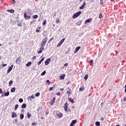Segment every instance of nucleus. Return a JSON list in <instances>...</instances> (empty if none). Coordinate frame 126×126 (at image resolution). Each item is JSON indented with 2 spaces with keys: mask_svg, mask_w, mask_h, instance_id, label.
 Wrapping results in <instances>:
<instances>
[{
  "mask_svg": "<svg viewBox=\"0 0 126 126\" xmlns=\"http://www.w3.org/2000/svg\"><path fill=\"white\" fill-rule=\"evenodd\" d=\"M81 13H82V12L80 11L76 12L73 15L72 18H73L74 19L75 18H77V17H78V16H79V15H80V14H81Z\"/></svg>",
  "mask_w": 126,
  "mask_h": 126,
  "instance_id": "obj_2",
  "label": "nucleus"
},
{
  "mask_svg": "<svg viewBox=\"0 0 126 126\" xmlns=\"http://www.w3.org/2000/svg\"><path fill=\"white\" fill-rule=\"evenodd\" d=\"M32 64V62H29L28 63L26 64V66H30Z\"/></svg>",
  "mask_w": 126,
  "mask_h": 126,
  "instance_id": "obj_20",
  "label": "nucleus"
},
{
  "mask_svg": "<svg viewBox=\"0 0 126 126\" xmlns=\"http://www.w3.org/2000/svg\"><path fill=\"white\" fill-rule=\"evenodd\" d=\"M57 95L58 96H61V93H57Z\"/></svg>",
  "mask_w": 126,
  "mask_h": 126,
  "instance_id": "obj_46",
  "label": "nucleus"
},
{
  "mask_svg": "<svg viewBox=\"0 0 126 126\" xmlns=\"http://www.w3.org/2000/svg\"><path fill=\"white\" fill-rule=\"evenodd\" d=\"M77 122V120H73L72 122L71 123L70 126H74L75 124H76V122Z\"/></svg>",
  "mask_w": 126,
  "mask_h": 126,
  "instance_id": "obj_9",
  "label": "nucleus"
},
{
  "mask_svg": "<svg viewBox=\"0 0 126 126\" xmlns=\"http://www.w3.org/2000/svg\"><path fill=\"white\" fill-rule=\"evenodd\" d=\"M64 40H65V39L63 38V39H62L60 42V43L62 45V44H63V42H64Z\"/></svg>",
  "mask_w": 126,
  "mask_h": 126,
  "instance_id": "obj_27",
  "label": "nucleus"
},
{
  "mask_svg": "<svg viewBox=\"0 0 126 126\" xmlns=\"http://www.w3.org/2000/svg\"><path fill=\"white\" fill-rule=\"evenodd\" d=\"M61 45H62V44L59 43L57 45V47H61Z\"/></svg>",
  "mask_w": 126,
  "mask_h": 126,
  "instance_id": "obj_47",
  "label": "nucleus"
},
{
  "mask_svg": "<svg viewBox=\"0 0 126 126\" xmlns=\"http://www.w3.org/2000/svg\"><path fill=\"white\" fill-rule=\"evenodd\" d=\"M102 3H103V0H102V1L100 0V4H102Z\"/></svg>",
  "mask_w": 126,
  "mask_h": 126,
  "instance_id": "obj_56",
  "label": "nucleus"
},
{
  "mask_svg": "<svg viewBox=\"0 0 126 126\" xmlns=\"http://www.w3.org/2000/svg\"><path fill=\"white\" fill-rule=\"evenodd\" d=\"M85 7V6H84V5H82L80 7V9H84Z\"/></svg>",
  "mask_w": 126,
  "mask_h": 126,
  "instance_id": "obj_32",
  "label": "nucleus"
},
{
  "mask_svg": "<svg viewBox=\"0 0 126 126\" xmlns=\"http://www.w3.org/2000/svg\"><path fill=\"white\" fill-rule=\"evenodd\" d=\"M99 18H103V15H102V13H100L99 15Z\"/></svg>",
  "mask_w": 126,
  "mask_h": 126,
  "instance_id": "obj_39",
  "label": "nucleus"
},
{
  "mask_svg": "<svg viewBox=\"0 0 126 126\" xmlns=\"http://www.w3.org/2000/svg\"><path fill=\"white\" fill-rule=\"evenodd\" d=\"M20 118L21 120H23V119L24 118V115L23 114H21L20 115Z\"/></svg>",
  "mask_w": 126,
  "mask_h": 126,
  "instance_id": "obj_19",
  "label": "nucleus"
},
{
  "mask_svg": "<svg viewBox=\"0 0 126 126\" xmlns=\"http://www.w3.org/2000/svg\"><path fill=\"white\" fill-rule=\"evenodd\" d=\"M2 93V90L1 89H0V94H1Z\"/></svg>",
  "mask_w": 126,
  "mask_h": 126,
  "instance_id": "obj_50",
  "label": "nucleus"
},
{
  "mask_svg": "<svg viewBox=\"0 0 126 126\" xmlns=\"http://www.w3.org/2000/svg\"><path fill=\"white\" fill-rule=\"evenodd\" d=\"M43 51H44V47L40 46V48L37 50V53L38 54H41Z\"/></svg>",
  "mask_w": 126,
  "mask_h": 126,
  "instance_id": "obj_4",
  "label": "nucleus"
},
{
  "mask_svg": "<svg viewBox=\"0 0 126 126\" xmlns=\"http://www.w3.org/2000/svg\"><path fill=\"white\" fill-rule=\"evenodd\" d=\"M33 18H34V19H36V18H38V15H33Z\"/></svg>",
  "mask_w": 126,
  "mask_h": 126,
  "instance_id": "obj_33",
  "label": "nucleus"
},
{
  "mask_svg": "<svg viewBox=\"0 0 126 126\" xmlns=\"http://www.w3.org/2000/svg\"><path fill=\"white\" fill-rule=\"evenodd\" d=\"M80 46H78V47H76L74 51V53L75 54V53H77V52L79 50H80Z\"/></svg>",
  "mask_w": 126,
  "mask_h": 126,
  "instance_id": "obj_16",
  "label": "nucleus"
},
{
  "mask_svg": "<svg viewBox=\"0 0 126 126\" xmlns=\"http://www.w3.org/2000/svg\"><path fill=\"white\" fill-rule=\"evenodd\" d=\"M85 80H87L88 79V74H86V75L84 77Z\"/></svg>",
  "mask_w": 126,
  "mask_h": 126,
  "instance_id": "obj_24",
  "label": "nucleus"
},
{
  "mask_svg": "<svg viewBox=\"0 0 126 126\" xmlns=\"http://www.w3.org/2000/svg\"><path fill=\"white\" fill-rule=\"evenodd\" d=\"M4 96H5V95H4V94H1V97H4Z\"/></svg>",
  "mask_w": 126,
  "mask_h": 126,
  "instance_id": "obj_51",
  "label": "nucleus"
},
{
  "mask_svg": "<svg viewBox=\"0 0 126 126\" xmlns=\"http://www.w3.org/2000/svg\"><path fill=\"white\" fill-rule=\"evenodd\" d=\"M32 99H34V98H35V95H34V94H32L31 96Z\"/></svg>",
  "mask_w": 126,
  "mask_h": 126,
  "instance_id": "obj_42",
  "label": "nucleus"
},
{
  "mask_svg": "<svg viewBox=\"0 0 126 126\" xmlns=\"http://www.w3.org/2000/svg\"><path fill=\"white\" fill-rule=\"evenodd\" d=\"M83 5H84V6H85V5H86V3H85V2H84Z\"/></svg>",
  "mask_w": 126,
  "mask_h": 126,
  "instance_id": "obj_54",
  "label": "nucleus"
},
{
  "mask_svg": "<svg viewBox=\"0 0 126 126\" xmlns=\"http://www.w3.org/2000/svg\"><path fill=\"white\" fill-rule=\"evenodd\" d=\"M76 25H78V26H80L81 25V22H79L76 23Z\"/></svg>",
  "mask_w": 126,
  "mask_h": 126,
  "instance_id": "obj_29",
  "label": "nucleus"
},
{
  "mask_svg": "<svg viewBox=\"0 0 126 126\" xmlns=\"http://www.w3.org/2000/svg\"><path fill=\"white\" fill-rule=\"evenodd\" d=\"M11 117L12 118H16V117H17V114L15 112H12Z\"/></svg>",
  "mask_w": 126,
  "mask_h": 126,
  "instance_id": "obj_13",
  "label": "nucleus"
},
{
  "mask_svg": "<svg viewBox=\"0 0 126 126\" xmlns=\"http://www.w3.org/2000/svg\"><path fill=\"white\" fill-rule=\"evenodd\" d=\"M83 90H84V88H80L79 91L81 92L83 91Z\"/></svg>",
  "mask_w": 126,
  "mask_h": 126,
  "instance_id": "obj_38",
  "label": "nucleus"
},
{
  "mask_svg": "<svg viewBox=\"0 0 126 126\" xmlns=\"http://www.w3.org/2000/svg\"><path fill=\"white\" fill-rule=\"evenodd\" d=\"M111 1H114V0H110Z\"/></svg>",
  "mask_w": 126,
  "mask_h": 126,
  "instance_id": "obj_61",
  "label": "nucleus"
},
{
  "mask_svg": "<svg viewBox=\"0 0 126 126\" xmlns=\"http://www.w3.org/2000/svg\"><path fill=\"white\" fill-rule=\"evenodd\" d=\"M47 41H48V37H45L43 38L40 43V46L41 47H44L45 45H46V43H47Z\"/></svg>",
  "mask_w": 126,
  "mask_h": 126,
  "instance_id": "obj_1",
  "label": "nucleus"
},
{
  "mask_svg": "<svg viewBox=\"0 0 126 126\" xmlns=\"http://www.w3.org/2000/svg\"><path fill=\"white\" fill-rule=\"evenodd\" d=\"M31 116H32V114H31V113L28 112L27 114L28 118L30 119V117H31Z\"/></svg>",
  "mask_w": 126,
  "mask_h": 126,
  "instance_id": "obj_21",
  "label": "nucleus"
},
{
  "mask_svg": "<svg viewBox=\"0 0 126 126\" xmlns=\"http://www.w3.org/2000/svg\"><path fill=\"white\" fill-rule=\"evenodd\" d=\"M36 32H40V31L39 30H36Z\"/></svg>",
  "mask_w": 126,
  "mask_h": 126,
  "instance_id": "obj_52",
  "label": "nucleus"
},
{
  "mask_svg": "<svg viewBox=\"0 0 126 126\" xmlns=\"http://www.w3.org/2000/svg\"><path fill=\"white\" fill-rule=\"evenodd\" d=\"M7 64H3V66H6Z\"/></svg>",
  "mask_w": 126,
  "mask_h": 126,
  "instance_id": "obj_55",
  "label": "nucleus"
},
{
  "mask_svg": "<svg viewBox=\"0 0 126 126\" xmlns=\"http://www.w3.org/2000/svg\"><path fill=\"white\" fill-rule=\"evenodd\" d=\"M55 101H56V97H53V99L51 101L50 105H51V106H53Z\"/></svg>",
  "mask_w": 126,
  "mask_h": 126,
  "instance_id": "obj_8",
  "label": "nucleus"
},
{
  "mask_svg": "<svg viewBox=\"0 0 126 126\" xmlns=\"http://www.w3.org/2000/svg\"><path fill=\"white\" fill-rule=\"evenodd\" d=\"M0 46H1V44H0Z\"/></svg>",
  "mask_w": 126,
  "mask_h": 126,
  "instance_id": "obj_64",
  "label": "nucleus"
},
{
  "mask_svg": "<svg viewBox=\"0 0 126 126\" xmlns=\"http://www.w3.org/2000/svg\"><path fill=\"white\" fill-rule=\"evenodd\" d=\"M101 121H104V117H101Z\"/></svg>",
  "mask_w": 126,
  "mask_h": 126,
  "instance_id": "obj_53",
  "label": "nucleus"
},
{
  "mask_svg": "<svg viewBox=\"0 0 126 126\" xmlns=\"http://www.w3.org/2000/svg\"><path fill=\"white\" fill-rule=\"evenodd\" d=\"M95 125H96L97 126H100V122H96L95 123Z\"/></svg>",
  "mask_w": 126,
  "mask_h": 126,
  "instance_id": "obj_35",
  "label": "nucleus"
},
{
  "mask_svg": "<svg viewBox=\"0 0 126 126\" xmlns=\"http://www.w3.org/2000/svg\"><path fill=\"white\" fill-rule=\"evenodd\" d=\"M8 12H10V13H13L14 12V10L13 9H10V10H7Z\"/></svg>",
  "mask_w": 126,
  "mask_h": 126,
  "instance_id": "obj_22",
  "label": "nucleus"
},
{
  "mask_svg": "<svg viewBox=\"0 0 126 126\" xmlns=\"http://www.w3.org/2000/svg\"><path fill=\"white\" fill-rule=\"evenodd\" d=\"M68 90H67L66 93L68 96L71 95L72 94V92L71 91V89L69 87L67 88Z\"/></svg>",
  "mask_w": 126,
  "mask_h": 126,
  "instance_id": "obj_3",
  "label": "nucleus"
},
{
  "mask_svg": "<svg viewBox=\"0 0 126 126\" xmlns=\"http://www.w3.org/2000/svg\"><path fill=\"white\" fill-rule=\"evenodd\" d=\"M50 62H51V59L50 58L47 59L45 62V65H48V64H49V63H50Z\"/></svg>",
  "mask_w": 126,
  "mask_h": 126,
  "instance_id": "obj_5",
  "label": "nucleus"
},
{
  "mask_svg": "<svg viewBox=\"0 0 126 126\" xmlns=\"http://www.w3.org/2000/svg\"><path fill=\"white\" fill-rule=\"evenodd\" d=\"M36 125H37V123H36L35 122L32 123V126H36Z\"/></svg>",
  "mask_w": 126,
  "mask_h": 126,
  "instance_id": "obj_44",
  "label": "nucleus"
},
{
  "mask_svg": "<svg viewBox=\"0 0 126 126\" xmlns=\"http://www.w3.org/2000/svg\"><path fill=\"white\" fill-rule=\"evenodd\" d=\"M64 77H65V74H63L60 76L61 80H63V79H64Z\"/></svg>",
  "mask_w": 126,
  "mask_h": 126,
  "instance_id": "obj_14",
  "label": "nucleus"
},
{
  "mask_svg": "<svg viewBox=\"0 0 126 126\" xmlns=\"http://www.w3.org/2000/svg\"><path fill=\"white\" fill-rule=\"evenodd\" d=\"M26 107V104L25 103H24L22 104V105L21 106V108H24Z\"/></svg>",
  "mask_w": 126,
  "mask_h": 126,
  "instance_id": "obj_28",
  "label": "nucleus"
},
{
  "mask_svg": "<svg viewBox=\"0 0 126 126\" xmlns=\"http://www.w3.org/2000/svg\"><path fill=\"white\" fill-rule=\"evenodd\" d=\"M24 17L26 20L30 19V18H31V17L30 16H27V14L26 13L24 14Z\"/></svg>",
  "mask_w": 126,
  "mask_h": 126,
  "instance_id": "obj_6",
  "label": "nucleus"
},
{
  "mask_svg": "<svg viewBox=\"0 0 126 126\" xmlns=\"http://www.w3.org/2000/svg\"><path fill=\"white\" fill-rule=\"evenodd\" d=\"M68 100L71 102V103H74V101L73 100V99L71 98V97H70L68 99Z\"/></svg>",
  "mask_w": 126,
  "mask_h": 126,
  "instance_id": "obj_23",
  "label": "nucleus"
},
{
  "mask_svg": "<svg viewBox=\"0 0 126 126\" xmlns=\"http://www.w3.org/2000/svg\"><path fill=\"white\" fill-rule=\"evenodd\" d=\"M94 63V61L93 60H91L90 62V63Z\"/></svg>",
  "mask_w": 126,
  "mask_h": 126,
  "instance_id": "obj_43",
  "label": "nucleus"
},
{
  "mask_svg": "<svg viewBox=\"0 0 126 126\" xmlns=\"http://www.w3.org/2000/svg\"><path fill=\"white\" fill-rule=\"evenodd\" d=\"M63 113L61 112H60L59 113L57 114V116L58 117V118H59L60 119H61V118H62L63 117Z\"/></svg>",
  "mask_w": 126,
  "mask_h": 126,
  "instance_id": "obj_12",
  "label": "nucleus"
},
{
  "mask_svg": "<svg viewBox=\"0 0 126 126\" xmlns=\"http://www.w3.org/2000/svg\"><path fill=\"white\" fill-rule=\"evenodd\" d=\"M18 108V104H16L15 105V110H17Z\"/></svg>",
  "mask_w": 126,
  "mask_h": 126,
  "instance_id": "obj_40",
  "label": "nucleus"
},
{
  "mask_svg": "<svg viewBox=\"0 0 126 126\" xmlns=\"http://www.w3.org/2000/svg\"><path fill=\"white\" fill-rule=\"evenodd\" d=\"M13 67V65H11L8 69L7 71V73H9L11 70H12V68Z\"/></svg>",
  "mask_w": 126,
  "mask_h": 126,
  "instance_id": "obj_7",
  "label": "nucleus"
},
{
  "mask_svg": "<svg viewBox=\"0 0 126 126\" xmlns=\"http://www.w3.org/2000/svg\"><path fill=\"white\" fill-rule=\"evenodd\" d=\"M92 21V18H90V19H87L85 21V23H88L89 22H91Z\"/></svg>",
  "mask_w": 126,
  "mask_h": 126,
  "instance_id": "obj_17",
  "label": "nucleus"
},
{
  "mask_svg": "<svg viewBox=\"0 0 126 126\" xmlns=\"http://www.w3.org/2000/svg\"><path fill=\"white\" fill-rule=\"evenodd\" d=\"M64 109L65 112H67V103L65 102L64 105Z\"/></svg>",
  "mask_w": 126,
  "mask_h": 126,
  "instance_id": "obj_10",
  "label": "nucleus"
},
{
  "mask_svg": "<svg viewBox=\"0 0 126 126\" xmlns=\"http://www.w3.org/2000/svg\"><path fill=\"white\" fill-rule=\"evenodd\" d=\"M67 65H68V63H65L64 64V66H67Z\"/></svg>",
  "mask_w": 126,
  "mask_h": 126,
  "instance_id": "obj_45",
  "label": "nucleus"
},
{
  "mask_svg": "<svg viewBox=\"0 0 126 126\" xmlns=\"http://www.w3.org/2000/svg\"><path fill=\"white\" fill-rule=\"evenodd\" d=\"M54 40V37L51 38L48 42V43H50L52 40Z\"/></svg>",
  "mask_w": 126,
  "mask_h": 126,
  "instance_id": "obj_41",
  "label": "nucleus"
},
{
  "mask_svg": "<svg viewBox=\"0 0 126 126\" xmlns=\"http://www.w3.org/2000/svg\"><path fill=\"white\" fill-rule=\"evenodd\" d=\"M42 24L43 25H45V24H47V20H44Z\"/></svg>",
  "mask_w": 126,
  "mask_h": 126,
  "instance_id": "obj_31",
  "label": "nucleus"
},
{
  "mask_svg": "<svg viewBox=\"0 0 126 126\" xmlns=\"http://www.w3.org/2000/svg\"><path fill=\"white\" fill-rule=\"evenodd\" d=\"M4 95L6 97H7V96H9V92H7V93H5Z\"/></svg>",
  "mask_w": 126,
  "mask_h": 126,
  "instance_id": "obj_26",
  "label": "nucleus"
},
{
  "mask_svg": "<svg viewBox=\"0 0 126 126\" xmlns=\"http://www.w3.org/2000/svg\"><path fill=\"white\" fill-rule=\"evenodd\" d=\"M116 126H120V125H117Z\"/></svg>",
  "mask_w": 126,
  "mask_h": 126,
  "instance_id": "obj_62",
  "label": "nucleus"
},
{
  "mask_svg": "<svg viewBox=\"0 0 126 126\" xmlns=\"http://www.w3.org/2000/svg\"><path fill=\"white\" fill-rule=\"evenodd\" d=\"M44 74H46V70H44L42 73H41V75L43 76Z\"/></svg>",
  "mask_w": 126,
  "mask_h": 126,
  "instance_id": "obj_30",
  "label": "nucleus"
},
{
  "mask_svg": "<svg viewBox=\"0 0 126 126\" xmlns=\"http://www.w3.org/2000/svg\"><path fill=\"white\" fill-rule=\"evenodd\" d=\"M124 101H126V97L124 98Z\"/></svg>",
  "mask_w": 126,
  "mask_h": 126,
  "instance_id": "obj_57",
  "label": "nucleus"
},
{
  "mask_svg": "<svg viewBox=\"0 0 126 126\" xmlns=\"http://www.w3.org/2000/svg\"><path fill=\"white\" fill-rule=\"evenodd\" d=\"M13 83V81L11 80L9 82V86H11L12 85V84Z\"/></svg>",
  "mask_w": 126,
  "mask_h": 126,
  "instance_id": "obj_25",
  "label": "nucleus"
},
{
  "mask_svg": "<svg viewBox=\"0 0 126 126\" xmlns=\"http://www.w3.org/2000/svg\"><path fill=\"white\" fill-rule=\"evenodd\" d=\"M56 22H57V23H60V20H57L56 21Z\"/></svg>",
  "mask_w": 126,
  "mask_h": 126,
  "instance_id": "obj_49",
  "label": "nucleus"
},
{
  "mask_svg": "<svg viewBox=\"0 0 126 126\" xmlns=\"http://www.w3.org/2000/svg\"><path fill=\"white\" fill-rule=\"evenodd\" d=\"M15 90H16L15 87L12 88L11 90V92H12V93H14V92H15Z\"/></svg>",
  "mask_w": 126,
  "mask_h": 126,
  "instance_id": "obj_18",
  "label": "nucleus"
},
{
  "mask_svg": "<svg viewBox=\"0 0 126 126\" xmlns=\"http://www.w3.org/2000/svg\"><path fill=\"white\" fill-rule=\"evenodd\" d=\"M46 82H47V83H48V85H50L51 84V82H50V80H47L46 81Z\"/></svg>",
  "mask_w": 126,
  "mask_h": 126,
  "instance_id": "obj_37",
  "label": "nucleus"
},
{
  "mask_svg": "<svg viewBox=\"0 0 126 126\" xmlns=\"http://www.w3.org/2000/svg\"><path fill=\"white\" fill-rule=\"evenodd\" d=\"M19 102H20V103H22V102H23V99L20 98L19 100Z\"/></svg>",
  "mask_w": 126,
  "mask_h": 126,
  "instance_id": "obj_36",
  "label": "nucleus"
},
{
  "mask_svg": "<svg viewBox=\"0 0 126 126\" xmlns=\"http://www.w3.org/2000/svg\"><path fill=\"white\" fill-rule=\"evenodd\" d=\"M53 88H54L53 87H51L49 89V91H52V90H53Z\"/></svg>",
  "mask_w": 126,
  "mask_h": 126,
  "instance_id": "obj_48",
  "label": "nucleus"
},
{
  "mask_svg": "<svg viewBox=\"0 0 126 126\" xmlns=\"http://www.w3.org/2000/svg\"><path fill=\"white\" fill-rule=\"evenodd\" d=\"M16 63H17V64H19V63H21V59H20V57L16 59Z\"/></svg>",
  "mask_w": 126,
  "mask_h": 126,
  "instance_id": "obj_11",
  "label": "nucleus"
},
{
  "mask_svg": "<svg viewBox=\"0 0 126 126\" xmlns=\"http://www.w3.org/2000/svg\"><path fill=\"white\" fill-rule=\"evenodd\" d=\"M13 0V1H14V3H15V0Z\"/></svg>",
  "mask_w": 126,
  "mask_h": 126,
  "instance_id": "obj_60",
  "label": "nucleus"
},
{
  "mask_svg": "<svg viewBox=\"0 0 126 126\" xmlns=\"http://www.w3.org/2000/svg\"><path fill=\"white\" fill-rule=\"evenodd\" d=\"M44 60H45V57H43L42 59L37 63L38 65H40V64H41V63L43 62Z\"/></svg>",
  "mask_w": 126,
  "mask_h": 126,
  "instance_id": "obj_15",
  "label": "nucleus"
},
{
  "mask_svg": "<svg viewBox=\"0 0 126 126\" xmlns=\"http://www.w3.org/2000/svg\"><path fill=\"white\" fill-rule=\"evenodd\" d=\"M32 59H36V56H34Z\"/></svg>",
  "mask_w": 126,
  "mask_h": 126,
  "instance_id": "obj_58",
  "label": "nucleus"
},
{
  "mask_svg": "<svg viewBox=\"0 0 126 126\" xmlns=\"http://www.w3.org/2000/svg\"><path fill=\"white\" fill-rule=\"evenodd\" d=\"M60 90H61L62 91H63V89H60Z\"/></svg>",
  "mask_w": 126,
  "mask_h": 126,
  "instance_id": "obj_59",
  "label": "nucleus"
},
{
  "mask_svg": "<svg viewBox=\"0 0 126 126\" xmlns=\"http://www.w3.org/2000/svg\"><path fill=\"white\" fill-rule=\"evenodd\" d=\"M0 59H1V57L0 56Z\"/></svg>",
  "mask_w": 126,
  "mask_h": 126,
  "instance_id": "obj_63",
  "label": "nucleus"
},
{
  "mask_svg": "<svg viewBox=\"0 0 126 126\" xmlns=\"http://www.w3.org/2000/svg\"><path fill=\"white\" fill-rule=\"evenodd\" d=\"M39 96H40V93H37L35 94V96H36V97H39Z\"/></svg>",
  "mask_w": 126,
  "mask_h": 126,
  "instance_id": "obj_34",
  "label": "nucleus"
}]
</instances>
